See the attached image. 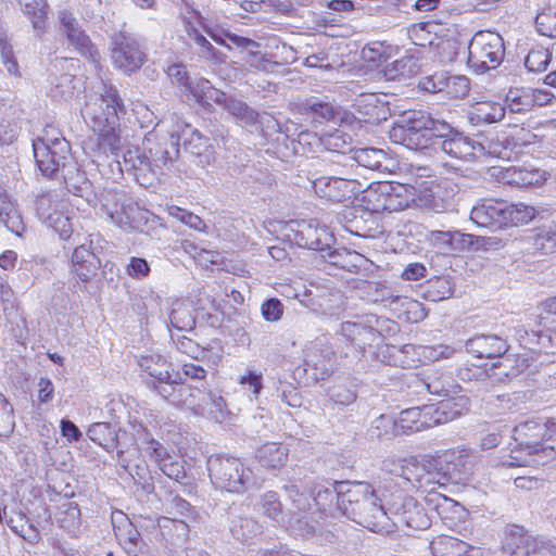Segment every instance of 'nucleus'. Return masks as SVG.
Here are the masks:
<instances>
[{
  "label": "nucleus",
  "mask_w": 556,
  "mask_h": 556,
  "mask_svg": "<svg viewBox=\"0 0 556 556\" xmlns=\"http://www.w3.org/2000/svg\"><path fill=\"white\" fill-rule=\"evenodd\" d=\"M551 52L544 47L531 49L526 56L525 66L529 72L541 73L547 68L551 62Z\"/></svg>",
  "instance_id": "nucleus-53"
},
{
  "label": "nucleus",
  "mask_w": 556,
  "mask_h": 556,
  "mask_svg": "<svg viewBox=\"0 0 556 556\" xmlns=\"http://www.w3.org/2000/svg\"><path fill=\"white\" fill-rule=\"evenodd\" d=\"M122 114H125V106L118 90L112 85H103L100 93L91 97L83 110L84 118L90 123L92 130L119 125Z\"/></svg>",
  "instance_id": "nucleus-9"
},
{
  "label": "nucleus",
  "mask_w": 556,
  "mask_h": 556,
  "mask_svg": "<svg viewBox=\"0 0 556 556\" xmlns=\"http://www.w3.org/2000/svg\"><path fill=\"white\" fill-rule=\"evenodd\" d=\"M349 160L354 162L357 170L363 168L369 172L383 173L388 169L386 162L389 159L387 153L380 149L363 148L355 150Z\"/></svg>",
  "instance_id": "nucleus-29"
},
{
  "label": "nucleus",
  "mask_w": 556,
  "mask_h": 556,
  "mask_svg": "<svg viewBox=\"0 0 556 556\" xmlns=\"http://www.w3.org/2000/svg\"><path fill=\"white\" fill-rule=\"evenodd\" d=\"M93 132L98 135L97 150L105 156L117 155L127 147V135H123L119 125L103 127L102 130Z\"/></svg>",
  "instance_id": "nucleus-28"
},
{
  "label": "nucleus",
  "mask_w": 556,
  "mask_h": 556,
  "mask_svg": "<svg viewBox=\"0 0 556 556\" xmlns=\"http://www.w3.org/2000/svg\"><path fill=\"white\" fill-rule=\"evenodd\" d=\"M126 274L135 280H144L151 274V266L149 262L139 256H131L126 265Z\"/></svg>",
  "instance_id": "nucleus-60"
},
{
  "label": "nucleus",
  "mask_w": 556,
  "mask_h": 556,
  "mask_svg": "<svg viewBox=\"0 0 556 556\" xmlns=\"http://www.w3.org/2000/svg\"><path fill=\"white\" fill-rule=\"evenodd\" d=\"M238 383L250 391V397L257 400L263 389V375L254 369H248L244 375L240 376Z\"/></svg>",
  "instance_id": "nucleus-55"
},
{
  "label": "nucleus",
  "mask_w": 556,
  "mask_h": 556,
  "mask_svg": "<svg viewBox=\"0 0 556 556\" xmlns=\"http://www.w3.org/2000/svg\"><path fill=\"white\" fill-rule=\"evenodd\" d=\"M176 137H179L180 140H182L186 152L190 155L200 157L198 161L199 165L205 166L213 161L211 160L210 139L204 137L197 129H193L190 125L187 124L181 132L177 134Z\"/></svg>",
  "instance_id": "nucleus-27"
},
{
  "label": "nucleus",
  "mask_w": 556,
  "mask_h": 556,
  "mask_svg": "<svg viewBox=\"0 0 556 556\" xmlns=\"http://www.w3.org/2000/svg\"><path fill=\"white\" fill-rule=\"evenodd\" d=\"M319 140L326 150L337 153L336 160L350 159L345 154L351 150L352 138L344 131L337 129L333 132L324 134Z\"/></svg>",
  "instance_id": "nucleus-43"
},
{
  "label": "nucleus",
  "mask_w": 556,
  "mask_h": 556,
  "mask_svg": "<svg viewBox=\"0 0 556 556\" xmlns=\"http://www.w3.org/2000/svg\"><path fill=\"white\" fill-rule=\"evenodd\" d=\"M505 55L504 39L497 33L481 30L475 34L468 47V65L483 73L500 66Z\"/></svg>",
  "instance_id": "nucleus-10"
},
{
  "label": "nucleus",
  "mask_w": 556,
  "mask_h": 556,
  "mask_svg": "<svg viewBox=\"0 0 556 556\" xmlns=\"http://www.w3.org/2000/svg\"><path fill=\"white\" fill-rule=\"evenodd\" d=\"M182 20L188 39L198 48V55L214 63L224 62L223 53L216 50L206 37L198 29V26H201L203 29L206 27L202 14L192 8H188Z\"/></svg>",
  "instance_id": "nucleus-20"
},
{
  "label": "nucleus",
  "mask_w": 556,
  "mask_h": 556,
  "mask_svg": "<svg viewBox=\"0 0 556 556\" xmlns=\"http://www.w3.org/2000/svg\"><path fill=\"white\" fill-rule=\"evenodd\" d=\"M369 332L362 324L345 321L341 325V334L358 346L365 344L363 337Z\"/></svg>",
  "instance_id": "nucleus-64"
},
{
  "label": "nucleus",
  "mask_w": 556,
  "mask_h": 556,
  "mask_svg": "<svg viewBox=\"0 0 556 556\" xmlns=\"http://www.w3.org/2000/svg\"><path fill=\"white\" fill-rule=\"evenodd\" d=\"M349 484L350 481L312 482L309 494L313 511L309 513V517L316 514H319V517H334L337 513L341 514L343 493L349 489Z\"/></svg>",
  "instance_id": "nucleus-14"
},
{
  "label": "nucleus",
  "mask_w": 556,
  "mask_h": 556,
  "mask_svg": "<svg viewBox=\"0 0 556 556\" xmlns=\"http://www.w3.org/2000/svg\"><path fill=\"white\" fill-rule=\"evenodd\" d=\"M164 475H166L168 478L187 484V472L184 466V462L180 457L174 455L168 462L161 463L160 468Z\"/></svg>",
  "instance_id": "nucleus-58"
},
{
  "label": "nucleus",
  "mask_w": 556,
  "mask_h": 556,
  "mask_svg": "<svg viewBox=\"0 0 556 556\" xmlns=\"http://www.w3.org/2000/svg\"><path fill=\"white\" fill-rule=\"evenodd\" d=\"M33 150L36 164L42 175L54 177L58 173H61L68 188L74 187L75 190L79 191L88 188V184L85 181L83 187H77L72 181L75 163L72 162L71 147L67 140H61L56 142V146L51 147L45 146L42 142L33 143Z\"/></svg>",
  "instance_id": "nucleus-7"
},
{
  "label": "nucleus",
  "mask_w": 556,
  "mask_h": 556,
  "mask_svg": "<svg viewBox=\"0 0 556 556\" xmlns=\"http://www.w3.org/2000/svg\"><path fill=\"white\" fill-rule=\"evenodd\" d=\"M112 523L115 535L121 544H128L131 546L134 543L139 544L141 541L140 533L122 511L113 514Z\"/></svg>",
  "instance_id": "nucleus-46"
},
{
  "label": "nucleus",
  "mask_w": 556,
  "mask_h": 556,
  "mask_svg": "<svg viewBox=\"0 0 556 556\" xmlns=\"http://www.w3.org/2000/svg\"><path fill=\"white\" fill-rule=\"evenodd\" d=\"M111 59L117 68L132 73L142 66L146 53L134 35L119 31L112 38Z\"/></svg>",
  "instance_id": "nucleus-16"
},
{
  "label": "nucleus",
  "mask_w": 556,
  "mask_h": 556,
  "mask_svg": "<svg viewBox=\"0 0 556 556\" xmlns=\"http://www.w3.org/2000/svg\"><path fill=\"white\" fill-rule=\"evenodd\" d=\"M257 505L265 517L277 525L288 527L289 514L283 513L282 503L275 491H267L262 494Z\"/></svg>",
  "instance_id": "nucleus-38"
},
{
  "label": "nucleus",
  "mask_w": 556,
  "mask_h": 556,
  "mask_svg": "<svg viewBox=\"0 0 556 556\" xmlns=\"http://www.w3.org/2000/svg\"><path fill=\"white\" fill-rule=\"evenodd\" d=\"M426 500L430 508L450 529L456 528L458 522L464 520L467 515L464 506L441 493L430 492Z\"/></svg>",
  "instance_id": "nucleus-24"
},
{
  "label": "nucleus",
  "mask_w": 556,
  "mask_h": 556,
  "mask_svg": "<svg viewBox=\"0 0 556 556\" xmlns=\"http://www.w3.org/2000/svg\"><path fill=\"white\" fill-rule=\"evenodd\" d=\"M372 434L378 438L399 435L396 419L392 418L391 416L380 415L374 421Z\"/></svg>",
  "instance_id": "nucleus-63"
},
{
  "label": "nucleus",
  "mask_w": 556,
  "mask_h": 556,
  "mask_svg": "<svg viewBox=\"0 0 556 556\" xmlns=\"http://www.w3.org/2000/svg\"><path fill=\"white\" fill-rule=\"evenodd\" d=\"M180 138L172 134L169 138L157 141L155 132L151 131L143 138V150L148 153L151 173L155 174L163 168H169L179 157Z\"/></svg>",
  "instance_id": "nucleus-17"
},
{
  "label": "nucleus",
  "mask_w": 556,
  "mask_h": 556,
  "mask_svg": "<svg viewBox=\"0 0 556 556\" xmlns=\"http://www.w3.org/2000/svg\"><path fill=\"white\" fill-rule=\"evenodd\" d=\"M507 212V226H517L519 224H527L531 222L536 211L533 206L525 203L508 204L506 207Z\"/></svg>",
  "instance_id": "nucleus-52"
},
{
  "label": "nucleus",
  "mask_w": 556,
  "mask_h": 556,
  "mask_svg": "<svg viewBox=\"0 0 556 556\" xmlns=\"http://www.w3.org/2000/svg\"><path fill=\"white\" fill-rule=\"evenodd\" d=\"M451 403L440 402L438 405H424L403 409L396 418L399 435L419 432L453 419L450 412Z\"/></svg>",
  "instance_id": "nucleus-11"
},
{
  "label": "nucleus",
  "mask_w": 556,
  "mask_h": 556,
  "mask_svg": "<svg viewBox=\"0 0 556 556\" xmlns=\"http://www.w3.org/2000/svg\"><path fill=\"white\" fill-rule=\"evenodd\" d=\"M445 126L447 129L439 132L433 146L440 148L447 155L463 161H470L486 154L482 143L464 136L446 122Z\"/></svg>",
  "instance_id": "nucleus-15"
},
{
  "label": "nucleus",
  "mask_w": 556,
  "mask_h": 556,
  "mask_svg": "<svg viewBox=\"0 0 556 556\" xmlns=\"http://www.w3.org/2000/svg\"><path fill=\"white\" fill-rule=\"evenodd\" d=\"M327 263L338 268L353 271L357 267V261L361 255L355 251H350L345 248L333 249L331 248L326 254H321Z\"/></svg>",
  "instance_id": "nucleus-50"
},
{
  "label": "nucleus",
  "mask_w": 556,
  "mask_h": 556,
  "mask_svg": "<svg viewBox=\"0 0 556 556\" xmlns=\"http://www.w3.org/2000/svg\"><path fill=\"white\" fill-rule=\"evenodd\" d=\"M169 324L179 331H191L195 327L194 309L190 302L175 300L168 314Z\"/></svg>",
  "instance_id": "nucleus-31"
},
{
  "label": "nucleus",
  "mask_w": 556,
  "mask_h": 556,
  "mask_svg": "<svg viewBox=\"0 0 556 556\" xmlns=\"http://www.w3.org/2000/svg\"><path fill=\"white\" fill-rule=\"evenodd\" d=\"M207 470L215 489L242 494L258 486L253 470L237 457L212 455L207 458Z\"/></svg>",
  "instance_id": "nucleus-6"
},
{
  "label": "nucleus",
  "mask_w": 556,
  "mask_h": 556,
  "mask_svg": "<svg viewBox=\"0 0 556 556\" xmlns=\"http://www.w3.org/2000/svg\"><path fill=\"white\" fill-rule=\"evenodd\" d=\"M316 236H321L326 240L331 239V233L325 227L318 228L307 225L296 232V243L307 249L308 245L313 244L312 241Z\"/></svg>",
  "instance_id": "nucleus-62"
},
{
  "label": "nucleus",
  "mask_w": 556,
  "mask_h": 556,
  "mask_svg": "<svg viewBox=\"0 0 556 556\" xmlns=\"http://www.w3.org/2000/svg\"><path fill=\"white\" fill-rule=\"evenodd\" d=\"M312 482L303 480H290L282 485V490L290 501L288 528L299 535L312 534L316 531L317 520L309 517L313 511L309 486Z\"/></svg>",
  "instance_id": "nucleus-8"
},
{
  "label": "nucleus",
  "mask_w": 556,
  "mask_h": 556,
  "mask_svg": "<svg viewBox=\"0 0 556 556\" xmlns=\"http://www.w3.org/2000/svg\"><path fill=\"white\" fill-rule=\"evenodd\" d=\"M454 293V283L447 276L434 277L427 281L425 299L431 302H440L448 299Z\"/></svg>",
  "instance_id": "nucleus-49"
},
{
  "label": "nucleus",
  "mask_w": 556,
  "mask_h": 556,
  "mask_svg": "<svg viewBox=\"0 0 556 556\" xmlns=\"http://www.w3.org/2000/svg\"><path fill=\"white\" fill-rule=\"evenodd\" d=\"M419 70L420 64L418 58L407 54L387 63L382 73L387 80H395L401 78H410L418 74Z\"/></svg>",
  "instance_id": "nucleus-30"
},
{
  "label": "nucleus",
  "mask_w": 556,
  "mask_h": 556,
  "mask_svg": "<svg viewBox=\"0 0 556 556\" xmlns=\"http://www.w3.org/2000/svg\"><path fill=\"white\" fill-rule=\"evenodd\" d=\"M256 458L262 467L269 470H279L288 460V450L282 444L268 442L257 450Z\"/></svg>",
  "instance_id": "nucleus-32"
},
{
  "label": "nucleus",
  "mask_w": 556,
  "mask_h": 556,
  "mask_svg": "<svg viewBox=\"0 0 556 556\" xmlns=\"http://www.w3.org/2000/svg\"><path fill=\"white\" fill-rule=\"evenodd\" d=\"M193 92L194 100L199 104L208 106L211 103H215L245 125L258 123L274 130L279 128V124L274 116L267 113L258 114L241 99L213 87L210 80H201L193 87Z\"/></svg>",
  "instance_id": "nucleus-5"
},
{
  "label": "nucleus",
  "mask_w": 556,
  "mask_h": 556,
  "mask_svg": "<svg viewBox=\"0 0 556 556\" xmlns=\"http://www.w3.org/2000/svg\"><path fill=\"white\" fill-rule=\"evenodd\" d=\"M543 317L535 320L534 327L528 329L525 326L517 329V338L520 345L536 354L554 355L555 346L551 343V325L545 326Z\"/></svg>",
  "instance_id": "nucleus-22"
},
{
  "label": "nucleus",
  "mask_w": 556,
  "mask_h": 556,
  "mask_svg": "<svg viewBox=\"0 0 556 556\" xmlns=\"http://www.w3.org/2000/svg\"><path fill=\"white\" fill-rule=\"evenodd\" d=\"M542 93H530V90H509L506 96V103L509 112L525 113L530 111L535 104L542 106Z\"/></svg>",
  "instance_id": "nucleus-39"
},
{
  "label": "nucleus",
  "mask_w": 556,
  "mask_h": 556,
  "mask_svg": "<svg viewBox=\"0 0 556 556\" xmlns=\"http://www.w3.org/2000/svg\"><path fill=\"white\" fill-rule=\"evenodd\" d=\"M430 551L433 556H469L471 546L450 535H439L430 542Z\"/></svg>",
  "instance_id": "nucleus-35"
},
{
  "label": "nucleus",
  "mask_w": 556,
  "mask_h": 556,
  "mask_svg": "<svg viewBox=\"0 0 556 556\" xmlns=\"http://www.w3.org/2000/svg\"><path fill=\"white\" fill-rule=\"evenodd\" d=\"M333 352L321 340H315L304 350V363L316 370L327 369Z\"/></svg>",
  "instance_id": "nucleus-40"
},
{
  "label": "nucleus",
  "mask_w": 556,
  "mask_h": 556,
  "mask_svg": "<svg viewBox=\"0 0 556 556\" xmlns=\"http://www.w3.org/2000/svg\"><path fill=\"white\" fill-rule=\"evenodd\" d=\"M505 551L509 556H556V541L532 535L523 527L511 526L506 535Z\"/></svg>",
  "instance_id": "nucleus-13"
},
{
  "label": "nucleus",
  "mask_w": 556,
  "mask_h": 556,
  "mask_svg": "<svg viewBox=\"0 0 556 556\" xmlns=\"http://www.w3.org/2000/svg\"><path fill=\"white\" fill-rule=\"evenodd\" d=\"M124 150L123 164L126 170L134 172L136 175L143 177L151 173L148 153L144 150L141 152L138 147H130L128 142Z\"/></svg>",
  "instance_id": "nucleus-44"
},
{
  "label": "nucleus",
  "mask_w": 556,
  "mask_h": 556,
  "mask_svg": "<svg viewBox=\"0 0 556 556\" xmlns=\"http://www.w3.org/2000/svg\"><path fill=\"white\" fill-rule=\"evenodd\" d=\"M547 434L545 422L527 420L517 425L513 431V439L516 443L513 452H526L527 457L510 455L503 462L504 467L528 466L532 463L543 464L553 459L556 455L553 446L544 445L543 441Z\"/></svg>",
  "instance_id": "nucleus-4"
},
{
  "label": "nucleus",
  "mask_w": 556,
  "mask_h": 556,
  "mask_svg": "<svg viewBox=\"0 0 556 556\" xmlns=\"http://www.w3.org/2000/svg\"><path fill=\"white\" fill-rule=\"evenodd\" d=\"M507 202L503 200H482L470 212V219L480 227L498 230L507 227Z\"/></svg>",
  "instance_id": "nucleus-21"
},
{
  "label": "nucleus",
  "mask_w": 556,
  "mask_h": 556,
  "mask_svg": "<svg viewBox=\"0 0 556 556\" xmlns=\"http://www.w3.org/2000/svg\"><path fill=\"white\" fill-rule=\"evenodd\" d=\"M0 219L8 230L21 237L26 230L23 217L5 192H0Z\"/></svg>",
  "instance_id": "nucleus-36"
},
{
  "label": "nucleus",
  "mask_w": 556,
  "mask_h": 556,
  "mask_svg": "<svg viewBox=\"0 0 556 556\" xmlns=\"http://www.w3.org/2000/svg\"><path fill=\"white\" fill-rule=\"evenodd\" d=\"M530 366V359L525 354L510 355L503 354L500 357V362L494 363V368L502 369L500 375L505 376L507 378H515L523 372Z\"/></svg>",
  "instance_id": "nucleus-48"
},
{
  "label": "nucleus",
  "mask_w": 556,
  "mask_h": 556,
  "mask_svg": "<svg viewBox=\"0 0 556 556\" xmlns=\"http://www.w3.org/2000/svg\"><path fill=\"white\" fill-rule=\"evenodd\" d=\"M420 86L429 92H444L452 98H463L470 89L469 79L467 77L450 75L445 72L435 73L424 78Z\"/></svg>",
  "instance_id": "nucleus-23"
},
{
  "label": "nucleus",
  "mask_w": 556,
  "mask_h": 556,
  "mask_svg": "<svg viewBox=\"0 0 556 556\" xmlns=\"http://www.w3.org/2000/svg\"><path fill=\"white\" fill-rule=\"evenodd\" d=\"M313 188L319 198L332 202H345L365 192V201L372 211H396L407 206L408 198L403 195L405 188L390 182H362L356 177L321 176L313 181Z\"/></svg>",
  "instance_id": "nucleus-1"
},
{
  "label": "nucleus",
  "mask_w": 556,
  "mask_h": 556,
  "mask_svg": "<svg viewBox=\"0 0 556 556\" xmlns=\"http://www.w3.org/2000/svg\"><path fill=\"white\" fill-rule=\"evenodd\" d=\"M445 122L433 118L425 111L405 113L390 131V138L413 150H421L433 144L439 132L446 130Z\"/></svg>",
  "instance_id": "nucleus-3"
},
{
  "label": "nucleus",
  "mask_w": 556,
  "mask_h": 556,
  "mask_svg": "<svg viewBox=\"0 0 556 556\" xmlns=\"http://www.w3.org/2000/svg\"><path fill=\"white\" fill-rule=\"evenodd\" d=\"M225 37L235 46L245 49L249 52V55L252 58L251 61H247L252 67H255L260 71L268 72L270 67L277 66V62H271L267 59H265L263 55L260 54L258 51H255L254 49L260 48V43L247 38L242 37L232 33H225Z\"/></svg>",
  "instance_id": "nucleus-34"
},
{
  "label": "nucleus",
  "mask_w": 556,
  "mask_h": 556,
  "mask_svg": "<svg viewBox=\"0 0 556 556\" xmlns=\"http://www.w3.org/2000/svg\"><path fill=\"white\" fill-rule=\"evenodd\" d=\"M101 261L92 251L91 243L76 247L71 256L70 273L74 287L87 291V286L98 276Z\"/></svg>",
  "instance_id": "nucleus-18"
},
{
  "label": "nucleus",
  "mask_w": 556,
  "mask_h": 556,
  "mask_svg": "<svg viewBox=\"0 0 556 556\" xmlns=\"http://www.w3.org/2000/svg\"><path fill=\"white\" fill-rule=\"evenodd\" d=\"M50 83L53 86V96L64 100L72 99L78 89V79L71 73H64L60 76L52 73Z\"/></svg>",
  "instance_id": "nucleus-51"
},
{
  "label": "nucleus",
  "mask_w": 556,
  "mask_h": 556,
  "mask_svg": "<svg viewBox=\"0 0 556 556\" xmlns=\"http://www.w3.org/2000/svg\"><path fill=\"white\" fill-rule=\"evenodd\" d=\"M15 420L13 415V406L8 400L0 394V437L9 438L14 431Z\"/></svg>",
  "instance_id": "nucleus-56"
},
{
  "label": "nucleus",
  "mask_w": 556,
  "mask_h": 556,
  "mask_svg": "<svg viewBox=\"0 0 556 556\" xmlns=\"http://www.w3.org/2000/svg\"><path fill=\"white\" fill-rule=\"evenodd\" d=\"M186 404L195 415L206 417L218 424L226 422L230 417L225 399L213 391L195 389L186 399Z\"/></svg>",
  "instance_id": "nucleus-19"
},
{
  "label": "nucleus",
  "mask_w": 556,
  "mask_h": 556,
  "mask_svg": "<svg viewBox=\"0 0 556 556\" xmlns=\"http://www.w3.org/2000/svg\"><path fill=\"white\" fill-rule=\"evenodd\" d=\"M341 514L375 533L393 532L388 502L369 482L350 481L349 489L343 493Z\"/></svg>",
  "instance_id": "nucleus-2"
},
{
  "label": "nucleus",
  "mask_w": 556,
  "mask_h": 556,
  "mask_svg": "<svg viewBox=\"0 0 556 556\" xmlns=\"http://www.w3.org/2000/svg\"><path fill=\"white\" fill-rule=\"evenodd\" d=\"M88 438L108 452L117 447V433L108 422H94L87 431Z\"/></svg>",
  "instance_id": "nucleus-42"
},
{
  "label": "nucleus",
  "mask_w": 556,
  "mask_h": 556,
  "mask_svg": "<svg viewBox=\"0 0 556 556\" xmlns=\"http://www.w3.org/2000/svg\"><path fill=\"white\" fill-rule=\"evenodd\" d=\"M506 108L493 101H481L472 106L470 121L475 124H493L505 117Z\"/></svg>",
  "instance_id": "nucleus-37"
},
{
  "label": "nucleus",
  "mask_w": 556,
  "mask_h": 556,
  "mask_svg": "<svg viewBox=\"0 0 556 556\" xmlns=\"http://www.w3.org/2000/svg\"><path fill=\"white\" fill-rule=\"evenodd\" d=\"M388 47L381 42H374L368 45L362 50V59L372 65L379 66L382 63H387L390 54L388 53Z\"/></svg>",
  "instance_id": "nucleus-57"
},
{
  "label": "nucleus",
  "mask_w": 556,
  "mask_h": 556,
  "mask_svg": "<svg viewBox=\"0 0 556 556\" xmlns=\"http://www.w3.org/2000/svg\"><path fill=\"white\" fill-rule=\"evenodd\" d=\"M138 363L141 369L156 381H168L170 379L172 364L162 355H144L141 356Z\"/></svg>",
  "instance_id": "nucleus-41"
},
{
  "label": "nucleus",
  "mask_w": 556,
  "mask_h": 556,
  "mask_svg": "<svg viewBox=\"0 0 556 556\" xmlns=\"http://www.w3.org/2000/svg\"><path fill=\"white\" fill-rule=\"evenodd\" d=\"M427 239L433 248L443 254L466 251L473 243V236L458 230H432L428 233Z\"/></svg>",
  "instance_id": "nucleus-25"
},
{
  "label": "nucleus",
  "mask_w": 556,
  "mask_h": 556,
  "mask_svg": "<svg viewBox=\"0 0 556 556\" xmlns=\"http://www.w3.org/2000/svg\"><path fill=\"white\" fill-rule=\"evenodd\" d=\"M466 351L478 358L501 357L508 352L506 340L495 334L475 336L466 341Z\"/></svg>",
  "instance_id": "nucleus-26"
},
{
  "label": "nucleus",
  "mask_w": 556,
  "mask_h": 556,
  "mask_svg": "<svg viewBox=\"0 0 556 556\" xmlns=\"http://www.w3.org/2000/svg\"><path fill=\"white\" fill-rule=\"evenodd\" d=\"M504 178L509 185L517 187L536 186L544 180L543 174L539 169L517 166L507 168Z\"/></svg>",
  "instance_id": "nucleus-45"
},
{
  "label": "nucleus",
  "mask_w": 556,
  "mask_h": 556,
  "mask_svg": "<svg viewBox=\"0 0 556 556\" xmlns=\"http://www.w3.org/2000/svg\"><path fill=\"white\" fill-rule=\"evenodd\" d=\"M22 12L29 18L34 30L42 35L47 30L49 5L46 0H18Z\"/></svg>",
  "instance_id": "nucleus-33"
},
{
  "label": "nucleus",
  "mask_w": 556,
  "mask_h": 556,
  "mask_svg": "<svg viewBox=\"0 0 556 556\" xmlns=\"http://www.w3.org/2000/svg\"><path fill=\"white\" fill-rule=\"evenodd\" d=\"M534 244L544 253H553L556 249V225L542 228L535 236Z\"/></svg>",
  "instance_id": "nucleus-61"
},
{
  "label": "nucleus",
  "mask_w": 556,
  "mask_h": 556,
  "mask_svg": "<svg viewBox=\"0 0 556 556\" xmlns=\"http://www.w3.org/2000/svg\"><path fill=\"white\" fill-rule=\"evenodd\" d=\"M389 518L394 529H408L412 531L426 530L431 526V517L424 506L412 496L402 492L392 495L388 502Z\"/></svg>",
  "instance_id": "nucleus-12"
},
{
  "label": "nucleus",
  "mask_w": 556,
  "mask_h": 556,
  "mask_svg": "<svg viewBox=\"0 0 556 556\" xmlns=\"http://www.w3.org/2000/svg\"><path fill=\"white\" fill-rule=\"evenodd\" d=\"M167 74L173 83H176L177 85L185 87L193 97V87L197 86L201 80H205L204 78H200L195 81L190 80L186 66L181 64H173L172 66H169Z\"/></svg>",
  "instance_id": "nucleus-59"
},
{
  "label": "nucleus",
  "mask_w": 556,
  "mask_h": 556,
  "mask_svg": "<svg viewBox=\"0 0 556 556\" xmlns=\"http://www.w3.org/2000/svg\"><path fill=\"white\" fill-rule=\"evenodd\" d=\"M535 25L538 31L546 37H556V8L548 7L536 14Z\"/></svg>",
  "instance_id": "nucleus-54"
},
{
  "label": "nucleus",
  "mask_w": 556,
  "mask_h": 556,
  "mask_svg": "<svg viewBox=\"0 0 556 556\" xmlns=\"http://www.w3.org/2000/svg\"><path fill=\"white\" fill-rule=\"evenodd\" d=\"M230 532L236 540L245 542L261 534L262 526L252 517L239 516L232 519Z\"/></svg>",
  "instance_id": "nucleus-47"
}]
</instances>
